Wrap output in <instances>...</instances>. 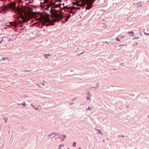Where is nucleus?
Returning a JSON list of instances; mask_svg holds the SVG:
<instances>
[{
	"mask_svg": "<svg viewBox=\"0 0 149 149\" xmlns=\"http://www.w3.org/2000/svg\"><path fill=\"white\" fill-rule=\"evenodd\" d=\"M49 7H47V8H45V9H46V10H49Z\"/></svg>",
	"mask_w": 149,
	"mask_h": 149,
	"instance_id": "nucleus-17",
	"label": "nucleus"
},
{
	"mask_svg": "<svg viewBox=\"0 0 149 149\" xmlns=\"http://www.w3.org/2000/svg\"><path fill=\"white\" fill-rule=\"evenodd\" d=\"M143 32H144V33H145V34H146V35H149V34L147 33H146L144 32V31H143Z\"/></svg>",
	"mask_w": 149,
	"mask_h": 149,
	"instance_id": "nucleus-16",
	"label": "nucleus"
},
{
	"mask_svg": "<svg viewBox=\"0 0 149 149\" xmlns=\"http://www.w3.org/2000/svg\"><path fill=\"white\" fill-rule=\"evenodd\" d=\"M61 4L60 3L56 4V22H58L60 21L64 17L63 15L58 13L57 11L59 10L60 9H61Z\"/></svg>",
	"mask_w": 149,
	"mask_h": 149,
	"instance_id": "nucleus-2",
	"label": "nucleus"
},
{
	"mask_svg": "<svg viewBox=\"0 0 149 149\" xmlns=\"http://www.w3.org/2000/svg\"><path fill=\"white\" fill-rule=\"evenodd\" d=\"M76 7H75L74 6H72V8H71V9L72 10H73L74 9H76Z\"/></svg>",
	"mask_w": 149,
	"mask_h": 149,
	"instance_id": "nucleus-15",
	"label": "nucleus"
},
{
	"mask_svg": "<svg viewBox=\"0 0 149 149\" xmlns=\"http://www.w3.org/2000/svg\"><path fill=\"white\" fill-rule=\"evenodd\" d=\"M82 3L81 4H80L79 2L77 3L76 6H80V7H77L76 8V9L78 10H79L81 8V7L82 6L81 5Z\"/></svg>",
	"mask_w": 149,
	"mask_h": 149,
	"instance_id": "nucleus-5",
	"label": "nucleus"
},
{
	"mask_svg": "<svg viewBox=\"0 0 149 149\" xmlns=\"http://www.w3.org/2000/svg\"><path fill=\"white\" fill-rule=\"evenodd\" d=\"M88 110H91V109L90 107H88Z\"/></svg>",
	"mask_w": 149,
	"mask_h": 149,
	"instance_id": "nucleus-21",
	"label": "nucleus"
},
{
	"mask_svg": "<svg viewBox=\"0 0 149 149\" xmlns=\"http://www.w3.org/2000/svg\"><path fill=\"white\" fill-rule=\"evenodd\" d=\"M64 145H61L60 146V147L58 149H65L63 148ZM68 149H69L68 148Z\"/></svg>",
	"mask_w": 149,
	"mask_h": 149,
	"instance_id": "nucleus-8",
	"label": "nucleus"
},
{
	"mask_svg": "<svg viewBox=\"0 0 149 149\" xmlns=\"http://www.w3.org/2000/svg\"><path fill=\"white\" fill-rule=\"evenodd\" d=\"M56 0H54L53 2L52 1L51 3L52 5L51 6V8L50 9V12L51 14V17L53 18L52 21L50 20L49 16H45L43 19V24L46 26H48V24H45L46 23L48 22L51 25H54V23L56 21V10L55 9L56 7Z\"/></svg>",
	"mask_w": 149,
	"mask_h": 149,
	"instance_id": "nucleus-1",
	"label": "nucleus"
},
{
	"mask_svg": "<svg viewBox=\"0 0 149 149\" xmlns=\"http://www.w3.org/2000/svg\"><path fill=\"white\" fill-rule=\"evenodd\" d=\"M70 13H72V12L70 10Z\"/></svg>",
	"mask_w": 149,
	"mask_h": 149,
	"instance_id": "nucleus-23",
	"label": "nucleus"
},
{
	"mask_svg": "<svg viewBox=\"0 0 149 149\" xmlns=\"http://www.w3.org/2000/svg\"><path fill=\"white\" fill-rule=\"evenodd\" d=\"M29 19H26V18H24L23 19L22 22H27L28 21H29Z\"/></svg>",
	"mask_w": 149,
	"mask_h": 149,
	"instance_id": "nucleus-9",
	"label": "nucleus"
},
{
	"mask_svg": "<svg viewBox=\"0 0 149 149\" xmlns=\"http://www.w3.org/2000/svg\"><path fill=\"white\" fill-rule=\"evenodd\" d=\"M76 143L75 142H74V143H73V146L74 147H75L76 146Z\"/></svg>",
	"mask_w": 149,
	"mask_h": 149,
	"instance_id": "nucleus-13",
	"label": "nucleus"
},
{
	"mask_svg": "<svg viewBox=\"0 0 149 149\" xmlns=\"http://www.w3.org/2000/svg\"><path fill=\"white\" fill-rule=\"evenodd\" d=\"M4 8H5V10H8L9 9H10V7H9V6H8V4L6 6H5Z\"/></svg>",
	"mask_w": 149,
	"mask_h": 149,
	"instance_id": "nucleus-7",
	"label": "nucleus"
},
{
	"mask_svg": "<svg viewBox=\"0 0 149 149\" xmlns=\"http://www.w3.org/2000/svg\"><path fill=\"white\" fill-rule=\"evenodd\" d=\"M25 27H24V28H23V30H24V29H25Z\"/></svg>",
	"mask_w": 149,
	"mask_h": 149,
	"instance_id": "nucleus-24",
	"label": "nucleus"
},
{
	"mask_svg": "<svg viewBox=\"0 0 149 149\" xmlns=\"http://www.w3.org/2000/svg\"><path fill=\"white\" fill-rule=\"evenodd\" d=\"M8 5L10 7V9L11 10H14L15 7L14 4L12 3H10V4H8Z\"/></svg>",
	"mask_w": 149,
	"mask_h": 149,
	"instance_id": "nucleus-3",
	"label": "nucleus"
},
{
	"mask_svg": "<svg viewBox=\"0 0 149 149\" xmlns=\"http://www.w3.org/2000/svg\"><path fill=\"white\" fill-rule=\"evenodd\" d=\"M134 32L132 31L129 32H128V33L129 34L130 36L132 37H133L134 36Z\"/></svg>",
	"mask_w": 149,
	"mask_h": 149,
	"instance_id": "nucleus-6",
	"label": "nucleus"
},
{
	"mask_svg": "<svg viewBox=\"0 0 149 149\" xmlns=\"http://www.w3.org/2000/svg\"><path fill=\"white\" fill-rule=\"evenodd\" d=\"M60 0H56V1H60ZM57 2V1H56V3Z\"/></svg>",
	"mask_w": 149,
	"mask_h": 149,
	"instance_id": "nucleus-22",
	"label": "nucleus"
},
{
	"mask_svg": "<svg viewBox=\"0 0 149 149\" xmlns=\"http://www.w3.org/2000/svg\"><path fill=\"white\" fill-rule=\"evenodd\" d=\"M10 24L12 26L16 27L17 26V22L16 21L15 22H10Z\"/></svg>",
	"mask_w": 149,
	"mask_h": 149,
	"instance_id": "nucleus-4",
	"label": "nucleus"
},
{
	"mask_svg": "<svg viewBox=\"0 0 149 149\" xmlns=\"http://www.w3.org/2000/svg\"><path fill=\"white\" fill-rule=\"evenodd\" d=\"M97 130L99 131V132L101 134V132L100 131V130Z\"/></svg>",
	"mask_w": 149,
	"mask_h": 149,
	"instance_id": "nucleus-20",
	"label": "nucleus"
},
{
	"mask_svg": "<svg viewBox=\"0 0 149 149\" xmlns=\"http://www.w3.org/2000/svg\"><path fill=\"white\" fill-rule=\"evenodd\" d=\"M81 0H81L79 2L78 0H76V1L77 2H78L77 3H78V2L79 3L80 2H81Z\"/></svg>",
	"mask_w": 149,
	"mask_h": 149,
	"instance_id": "nucleus-19",
	"label": "nucleus"
},
{
	"mask_svg": "<svg viewBox=\"0 0 149 149\" xmlns=\"http://www.w3.org/2000/svg\"><path fill=\"white\" fill-rule=\"evenodd\" d=\"M117 41H120V40L118 38H117Z\"/></svg>",
	"mask_w": 149,
	"mask_h": 149,
	"instance_id": "nucleus-18",
	"label": "nucleus"
},
{
	"mask_svg": "<svg viewBox=\"0 0 149 149\" xmlns=\"http://www.w3.org/2000/svg\"><path fill=\"white\" fill-rule=\"evenodd\" d=\"M22 26H21V27H22Z\"/></svg>",
	"mask_w": 149,
	"mask_h": 149,
	"instance_id": "nucleus-25",
	"label": "nucleus"
},
{
	"mask_svg": "<svg viewBox=\"0 0 149 149\" xmlns=\"http://www.w3.org/2000/svg\"><path fill=\"white\" fill-rule=\"evenodd\" d=\"M44 56L46 58H47L49 56H50V55L49 54H45L44 55Z\"/></svg>",
	"mask_w": 149,
	"mask_h": 149,
	"instance_id": "nucleus-10",
	"label": "nucleus"
},
{
	"mask_svg": "<svg viewBox=\"0 0 149 149\" xmlns=\"http://www.w3.org/2000/svg\"><path fill=\"white\" fill-rule=\"evenodd\" d=\"M38 24V22H35L34 23V24H33V26H35L37 24Z\"/></svg>",
	"mask_w": 149,
	"mask_h": 149,
	"instance_id": "nucleus-14",
	"label": "nucleus"
},
{
	"mask_svg": "<svg viewBox=\"0 0 149 149\" xmlns=\"http://www.w3.org/2000/svg\"><path fill=\"white\" fill-rule=\"evenodd\" d=\"M70 15H69V16H67V18L65 19V22H67L68 20V18H70Z\"/></svg>",
	"mask_w": 149,
	"mask_h": 149,
	"instance_id": "nucleus-11",
	"label": "nucleus"
},
{
	"mask_svg": "<svg viewBox=\"0 0 149 149\" xmlns=\"http://www.w3.org/2000/svg\"><path fill=\"white\" fill-rule=\"evenodd\" d=\"M61 137L63 138V139H61V140L62 141H63V139H65L66 137V136L65 135H62L60 138H61Z\"/></svg>",
	"mask_w": 149,
	"mask_h": 149,
	"instance_id": "nucleus-12",
	"label": "nucleus"
}]
</instances>
